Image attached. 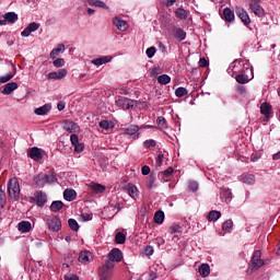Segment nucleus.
Returning <instances> with one entry per match:
<instances>
[{
  "mask_svg": "<svg viewBox=\"0 0 280 280\" xmlns=\"http://www.w3.org/2000/svg\"><path fill=\"white\" fill-rule=\"evenodd\" d=\"M9 196L12 200H19L21 198V185L16 177H12L8 183Z\"/></svg>",
  "mask_w": 280,
  "mask_h": 280,
  "instance_id": "nucleus-1",
  "label": "nucleus"
},
{
  "mask_svg": "<svg viewBox=\"0 0 280 280\" xmlns=\"http://www.w3.org/2000/svg\"><path fill=\"white\" fill-rule=\"evenodd\" d=\"M115 268V262L105 261V265H102L98 268V277L101 280H112L113 279V269Z\"/></svg>",
  "mask_w": 280,
  "mask_h": 280,
  "instance_id": "nucleus-2",
  "label": "nucleus"
},
{
  "mask_svg": "<svg viewBox=\"0 0 280 280\" xmlns=\"http://www.w3.org/2000/svg\"><path fill=\"white\" fill-rule=\"evenodd\" d=\"M56 180V176L54 175H47L45 173H40L34 178L35 185L38 187H45V185H51Z\"/></svg>",
  "mask_w": 280,
  "mask_h": 280,
  "instance_id": "nucleus-3",
  "label": "nucleus"
},
{
  "mask_svg": "<svg viewBox=\"0 0 280 280\" xmlns=\"http://www.w3.org/2000/svg\"><path fill=\"white\" fill-rule=\"evenodd\" d=\"M46 224L49 231H52L54 233H58V231L62 229V221H60V219L56 215L48 217Z\"/></svg>",
  "mask_w": 280,
  "mask_h": 280,
  "instance_id": "nucleus-4",
  "label": "nucleus"
},
{
  "mask_svg": "<svg viewBox=\"0 0 280 280\" xmlns=\"http://www.w3.org/2000/svg\"><path fill=\"white\" fill-rule=\"evenodd\" d=\"M16 21H19V14H16L15 12H8L4 15H0V25H8V23L10 25H14V23H16Z\"/></svg>",
  "mask_w": 280,
  "mask_h": 280,
  "instance_id": "nucleus-5",
  "label": "nucleus"
},
{
  "mask_svg": "<svg viewBox=\"0 0 280 280\" xmlns=\"http://www.w3.org/2000/svg\"><path fill=\"white\" fill-rule=\"evenodd\" d=\"M116 105L124 110H130V108H135V106H137V101L130 98H120L116 101Z\"/></svg>",
  "mask_w": 280,
  "mask_h": 280,
  "instance_id": "nucleus-6",
  "label": "nucleus"
},
{
  "mask_svg": "<svg viewBox=\"0 0 280 280\" xmlns=\"http://www.w3.org/2000/svg\"><path fill=\"white\" fill-rule=\"evenodd\" d=\"M264 264V259H261V250L254 252L252 257V270H259Z\"/></svg>",
  "mask_w": 280,
  "mask_h": 280,
  "instance_id": "nucleus-7",
  "label": "nucleus"
},
{
  "mask_svg": "<svg viewBox=\"0 0 280 280\" xmlns=\"http://www.w3.org/2000/svg\"><path fill=\"white\" fill-rule=\"evenodd\" d=\"M34 200H36L37 207H45L47 202V194L43 192V190H37L34 194Z\"/></svg>",
  "mask_w": 280,
  "mask_h": 280,
  "instance_id": "nucleus-8",
  "label": "nucleus"
},
{
  "mask_svg": "<svg viewBox=\"0 0 280 280\" xmlns=\"http://www.w3.org/2000/svg\"><path fill=\"white\" fill-rule=\"evenodd\" d=\"M63 130L67 132H80V126L78 124L70 121V120H65L63 121Z\"/></svg>",
  "mask_w": 280,
  "mask_h": 280,
  "instance_id": "nucleus-9",
  "label": "nucleus"
},
{
  "mask_svg": "<svg viewBox=\"0 0 280 280\" xmlns=\"http://www.w3.org/2000/svg\"><path fill=\"white\" fill-rule=\"evenodd\" d=\"M249 8H250L252 12H254V14L256 16L261 18V16H264L266 14V12L264 11V8H261L259 5V3H257V2H255L253 0L249 2Z\"/></svg>",
  "mask_w": 280,
  "mask_h": 280,
  "instance_id": "nucleus-10",
  "label": "nucleus"
},
{
  "mask_svg": "<svg viewBox=\"0 0 280 280\" xmlns=\"http://www.w3.org/2000/svg\"><path fill=\"white\" fill-rule=\"evenodd\" d=\"M40 27L39 23L32 22L22 33L21 36L27 38L32 34V32H36Z\"/></svg>",
  "mask_w": 280,
  "mask_h": 280,
  "instance_id": "nucleus-11",
  "label": "nucleus"
},
{
  "mask_svg": "<svg viewBox=\"0 0 280 280\" xmlns=\"http://www.w3.org/2000/svg\"><path fill=\"white\" fill-rule=\"evenodd\" d=\"M260 113L264 115L268 121L270 119V115H272V105L270 103L265 102L260 105Z\"/></svg>",
  "mask_w": 280,
  "mask_h": 280,
  "instance_id": "nucleus-12",
  "label": "nucleus"
},
{
  "mask_svg": "<svg viewBox=\"0 0 280 280\" xmlns=\"http://www.w3.org/2000/svg\"><path fill=\"white\" fill-rule=\"evenodd\" d=\"M67 77V69H59L57 72H50L47 74L48 80H62Z\"/></svg>",
  "mask_w": 280,
  "mask_h": 280,
  "instance_id": "nucleus-13",
  "label": "nucleus"
},
{
  "mask_svg": "<svg viewBox=\"0 0 280 280\" xmlns=\"http://www.w3.org/2000/svg\"><path fill=\"white\" fill-rule=\"evenodd\" d=\"M28 156L34 161H40V159H43V150L34 147L28 150Z\"/></svg>",
  "mask_w": 280,
  "mask_h": 280,
  "instance_id": "nucleus-14",
  "label": "nucleus"
},
{
  "mask_svg": "<svg viewBox=\"0 0 280 280\" xmlns=\"http://www.w3.org/2000/svg\"><path fill=\"white\" fill-rule=\"evenodd\" d=\"M122 257L124 256H122L121 252L119 250V248H114L110 250L109 259L106 261H112V264H113V261L119 262V261H121Z\"/></svg>",
  "mask_w": 280,
  "mask_h": 280,
  "instance_id": "nucleus-15",
  "label": "nucleus"
},
{
  "mask_svg": "<svg viewBox=\"0 0 280 280\" xmlns=\"http://www.w3.org/2000/svg\"><path fill=\"white\" fill-rule=\"evenodd\" d=\"M113 24L119 32H126L128 30V22L119 19V18H114Z\"/></svg>",
  "mask_w": 280,
  "mask_h": 280,
  "instance_id": "nucleus-16",
  "label": "nucleus"
},
{
  "mask_svg": "<svg viewBox=\"0 0 280 280\" xmlns=\"http://www.w3.org/2000/svg\"><path fill=\"white\" fill-rule=\"evenodd\" d=\"M236 14L245 25H250V18L248 16V12H246V10L238 9L236 10Z\"/></svg>",
  "mask_w": 280,
  "mask_h": 280,
  "instance_id": "nucleus-17",
  "label": "nucleus"
},
{
  "mask_svg": "<svg viewBox=\"0 0 280 280\" xmlns=\"http://www.w3.org/2000/svg\"><path fill=\"white\" fill-rule=\"evenodd\" d=\"M173 36L174 38H176V40L182 43V40H185V38H187V33H185V31H183V28L180 27H175L173 28Z\"/></svg>",
  "mask_w": 280,
  "mask_h": 280,
  "instance_id": "nucleus-18",
  "label": "nucleus"
},
{
  "mask_svg": "<svg viewBox=\"0 0 280 280\" xmlns=\"http://www.w3.org/2000/svg\"><path fill=\"white\" fill-rule=\"evenodd\" d=\"M19 89V84L16 82L7 83L2 90V95H10L13 91Z\"/></svg>",
  "mask_w": 280,
  "mask_h": 280,
  "instance_id": "nucleus-19",
  "label": "nucleus"
},
{
  "mask_svg": "<svg viewBox=\"0 0 280 280\" xmlns=\"http://www.w3.org/2000/svg\"><path fill=\"white\" fill-rule=\"evenodd\" d=\"M93 260V254L91 252H81L79 254V261L81 264H89Z\"/></svg>",
  "mask_w": 280,
  "mask_h": 280,
  "instance_id": "nucleus-20",
  "label": "nucleus"
},
{
  "mask_svg": "<svg viewBox=\"0 0 280 280\" xmlns=\"http://www.w3.org/2000/svg\"><path fill=\"white\" fill-rule=\"evenodd\" d=\"M221 200L226 205L233 200V192H231V189L225 188L221 191Z\"/></svg>",
  "mask_w": 280,
  "mask_h": 280,
  "instance_id": "nucleus-21",
  "label": "nucleus"
},
{
  "mask_svg": "<svg viewBox=\"0 0 280 280\" xmlns=\"http://www.w3.org/2000/svg\"><path fill=\"white\" fill-rule=\"evenodd\" d=\"M127 191L130 198H132L133 200H137V198H139V188H137V186H135L133 184H128Z\"/></svg>",
  "mask_w": 280,
  "mask_h": 280,
  "instance_id": "nucleus-22",
  "label": "nucleus"
},
{
  "mask_svg": "<svg viewBox=\"0 0 280 280\" xmlns=\"http://www.w3.org/2000/svg\"><path fill=\"white\" fill-rule=\"evenodd\" d=\"M18 229L21 233H30L32 231V223L30 221H21L18 224Z\"/></svg>",
  "mask_w": 280,
  "mask_h": 280,
  "instance_id": "nucleus-23",
  "label": "nucleus"
},
{
  "mask_svg": "<svg viewBox=\"0 0 280 280\" xmlns=\"http://www.w3.org/2000/svg\"><path fill=\"white\" fill-rule=\"evenodd\" d=\"M112 60H113V57L104 56V57H100L97 59L92 60V65H95L96 67H102V65H106V62H110Z\"/></svg>",
  "mask_w": 280,
  "mask_h": 280,
  "instance_id": "nucleus-24",
  "label": "nucleus"
},
{
  "mask_svg": "<svg viewBox=\"0 0 280 280\" xmlns=\"http://www.w3.org/2000/svg\"><path fill=\"white\" fill-rule=\"evenodd\" d=\"M140 130L139 126L130 125L126 128H122V135H128L132 137V135H137V131Z\"/></svg>",
  "mask_w": 280,
  "mask_h": 280,
  "instance_id": "nucleus-25",
  "label": "nucleus"
},
{
  "mask_svg": "<svg viewBox=\"0 0 280 280\" xmlns=\"http://www.w3.org/2000/svg\"><path fill=\"white\" fill-rule=\"evenodd\" d=\"M223 19L224 21H226L228 23H231L235 20V13H233V10L225 8L223 10Z\"/></svg>",
  "mask_w": 280,
  "mask_h": 280,
  "instance_id": "nucleus-26",
  "label": "nucleus"
},
{
  "mask_svg": "<svg viewBox=\"0 0 280 280\" xmlns=\"http://www.w3.org/2000/svg\"><path fill=\"white\" fill-rule=\"evenodd\" d=\"M65 52V44H59L56 48L50 51V58L54 60L57 56Z\"/></svg>",
  "mask_w": 280,
  "mask_h": 280,
  "instance_id": "nucleus-27",
  "label": "nucleus"
},
{
  "mask_svg": "<svg viewBox=\"0 0 280 280\" xmlns=\"http://www.w3.org/2000/svg\"><path fill=\"white\" fill-rule=\"evenodd\" d=\"M78 194L73 189H66L63 191V198L65 200H68V202L73 201L74 198H77Z\"/></svg>",
  "mask_w": 280,
  "mask_h": 280,
  "instance_id": "nucleus-28",
  "label": "nucleus"
},
{
  "mask_svg": "<svg viewBox=\"0 0 280 280\" xmlns=\"http://www.w3.org/2000/svg\"><path fill=\"white\" fill-rule=\"evenodd\" d=\"M222 218V213L218 210H212L208 214V220L209 222H218Z\"/></svg>",
  "mask_w": 280,
  "mask_h": 280,
  "instance_id": "nucleus-29",
  "label": "nucleus"
},
{
  "mask_svg": "<svg viewBox=\"0 0 280 280\" xmlns=\"http://www.w3.org/2000/svg\"><path fill=\"white\" fill-rule=\"evenodd\" d=\"M199 275L200 277H209V275H211V267H209V265L207 264H202L200 267H199Z\"/></svg>",
  "mask_w": 280,
  "mask_h": 280,
  "instance_id": "nucleus-30",
  "label": "nucleus"
},
{
  "mask_svg": "<svg viewBox=\"0 0 280 280\" xmlns=\"http://www.w3.org/2000/svg\"><path fill=\"white\" fill-rule=\"evenodd\" d=\"M49 110H51V105L45 104L44 106L35 109V115H47Z\"/></svg>",
  "mask_w": 280,
  "mask_h": 280,
  "instance_id": "nucleus-31",
  "label": "nucleus"
},
{
  "mask_svg": "<svg viewBox=\"0 0 280 280\" xmlns=\"http://www.w3.org/2000/svg\"><path fill=\"white\" fill-rule=\"evenodd\" d=\"M164 220H165V212L161 210L156 211L154 214L155 224H163Z\"/></svg>",
  "mask_w": 280,
  "mask_h": 280,
  "instance_id": "nucleus-32",
  "label": "nucleus"
},
{
  "mask_svg": "<svg viewBox=\"0 0 280 280\" xmlns=\"http://www.w3.org/2000/svg\"><path fill=\"white\" fill-rule=\"evenodd\" d=\"M242 180L245 185H254L255 184V175L244 174L242 175Z\"/></svg>",
  "mask_w": 280,
  "mask_h": 280,
  "instance_id": "nucleus-33",
  "label": "nucleus"
},
{
  "mask_svg": "<svg viewBox=\"0 0 280 280\" xmlns=\"http://www.w3.org/2000/svg\"><path fill=\"white\" fill-rule=\"evenodd\" d=\"M89 5H95L96 8H103L104 10H108V5L104 3L102 0H89Z\"/></svg>",
  "mask_w": 280,
  "mask_h": 280,
  "instance_id": "nucleus-34",
  "label": "nucleus"
},
{
  "mask_svg": "<svg viewBox=\"0 0 280 280\" xmlns=\"http://www.w3.org/2000/svg\"><path fill=\"white\" fill-rule=\"evenodd\" d=\"M158 82L159 84H170L172 82V78L167 74H162L160 77H158Z\"/></svg>",
  "mask_w": 280,
  "mask_h": 280,
  "instance_id": "nucleus-35",
  "label": "nucleus"
},
{
  "mask_svg": "<svg viewBox=\"0 0 280 280\" xmlns=\"http://www.w3.org/2000/svg\"><path fill=\"white\" fill-rule=\"evenodd\" d=\"M156 124H158L160 130H166L167 121L165 120V117H163V116L158 117Z\"/></svg>",
  "mask_w": 280,
  "mask_h": 280,
  "instance_id": "nucleus-36",
  "label": "nucleus"
},
{
  "mask_svg": "<svg viewBox=\"0 0 280 280\" xmlns=\"http://www.w3.org/2000/svg\"><path fill=\"white\" fill-rule=\"evenodd\" d=\"M91 189L95 191V194H104V191H106V187L101 184H93Z\"/></svg>",
  "mask_w": 280,
  "mask_h": 280,
  "instance_id": "nucleus-37",
  "label": "nucleus"
},
{
  "mask_svg": "<svg viewBox=\"0 0 280 280\" xmlns=\"http://www.w3.org/2000/svg\"><path fill=\"white\" fill-rule=\"evenodd\" d=\"M63 203L62 201H54L50 205V211H54L55 213H58V211H60V209H62Z\"/></svg>",
  "mask_w": 280,
  "mask_h": 280,
  "instance_id": "nucleus-38",
  "label": "nucleus"
},
{
  "mask_svg": "<svg viewBox=\"0 0 280 280\" xmlns=\"http://www.w3.org/2000/svg\"><path fill=\"white\" fill-rule=\"evenodd\" d=\"M116 244H125L126 243V234L118 232L115 236Z\"/></svg>",
  "mask_w": 280,
  "mask_h": 280,
  "instance_id": "nucleus-39",
  "label": "nucleus"
},
{
  "mask_svg": "<svg viewBox=\"0 0 280 280\" xmlns=\"http://www.w3.org/2000/svg\"><path fill=\"white\" fill-rule=\"evenodd\" d=\"M68 224L71 231H80V225L78 224V221H75V219H69Z\"/></svg>",
  "mask_w": 280,
  "mask_h": 280,
  "instance_id": "nucleus-40",
  "label": "nucleus"
},
{
  "mask_svg": "<svg viewBox=\"0 0 280 280\" xmlns=\"http://www.w3.org/2000/svg\"><path fill=\"white\" fill-rule=\"evenodd\" d=\"M235 80H236V82H238V84H246V83H248V75L237 74Z\"/></svg>",
  "mask_w": 280,
  "mask_h": 280,
  "instance_id": "nucleus-41",
  "label": "nucleus"
},
{
  "mask_svg": "<svg viewBox=\"0 0 280 280\" xmlns=\"http://www.w3.org/2000/svg\"><path fill=\"white\" fill-rule=\"evenodd\" d=\"M231 229H233V221L232 220H226L223 224H222V230L226 231V233H231Z\"/></svg>",
  "mask_w": 280,
  "mask_h": 280,
  "instance_id": "nucleus-42",
  "label": "nucleus"
},
{
  "mask_svg": "<svg viewBox=\"0 0 280 280\" xmlns=\"http://www.w3.org/2000/svg\"><path fill=\"white\" fill-rule=\"evenodd\" d=\"M109 208L113 209V211H116L115 213H119V210L121 209V203L119 201H110Z\"/></svg>",
  "mask_w": 280,
  "mask_h": 280,
  "instance_id": "nucleus-43",
  "label": "nucleus"
},
{
  "mask_svg": "<svg viewBox=\"0 0 280 280\" xmlns=\"http://www.w3.org/2000/svg\"><path fill=\"white\" fill-rule=\"evenodd\" d=\"M187 93H188V91L185 88H178L175 91L176 97H185V95H187Z\"/></svg>",
  "mask_w": 280,
  "mask_h": 280,
  "instance_id": "nucleus-44",
  "label": "nucleus"
},
{
  "mask_svg": "<svg viewBox=\"0 0 280 280\" xmlns=\"http://www.w3.org/2000/svg\"><path fill=\"white\" fill-rule=\"evenodd\" d=\"M5 207V191L0 188V209H3Z\"/></svg>",
  "mask_w": 280,
  "mask_h": 280,
  "instance_id": "nucleus-45",
  "label": "nucleus"
},
{
  "mask_svg": "<svg viewBox=\"0 0 280 280\" xmlns=\"http://www.w3.org/2000/svg\"><path fill=\"white\" fill-rule=\"evenodd\" d=\"M143 147L147 148V149H150V148H155L156 147V141L150 139V140H145L143 142Z\"/></svg>",
  "mask_w": 280,
  "mask_h": 280,
  "instance_id": "nucleus-46",
  "label": "nucleus"
},
{
  "mask_svg": "<svg viewBox=\"0 0 280 280\" xmlns=\"http://www.w3.org/2000/svg\"><path fill=\"white\" fill-rule=\"evenodd\" d=\"M176 14L178 19H182V20L187 19V11H185V9H177Z\"/></svg>",
  "mask_w": 280,
  "mask_h": 280,
  "instance_id": "nucleus-47",
  "label": "nucleus"
},
{
  "mask_svg": "<svg viewBox=\"0 0 280 280\" xmlns=\"http://www.w3.org/2000/svg\"><path fill=\"white\" fill-rule=\"evenodd\" d=\"M148 58H154V54H156V47L152 46L145 51Z\"/></svg>",
  "mask_w": 280,
  "mask_h": 280,
  "instance_id": "nucleus-48",
  "label": "nucleus"
},
{
  "mask_svg": "<svg viewBox=\"0 0 280 280\" xmlns=\"http://www.w3.org/2000/svg\"><path fill=\"white\" fill-rule=\"evenodd\" d=\"M161 73V68L155 67L150 69V75L151 78H156Z\"/></svg>",
  "mask_w": 280,
  "mask_h": 280,
  "instance_id": "nucleus-49",
  "label": "nucleus"
},
{
  "mask_svg": "<svg viewBox=\"0 0 280 280\" xmlns=\"http://www.w3.org/2000/svg\"><path fill=\"white\" fill-rule=\"evenodd\" d=\"M80 220L81 222H89L93 220V217L90 213H82Z\"/></svg>",
  "mask_w": 280,
  "mask_h": 280,
  "instance_id": "nucleus-50",
  "label": "nucleus"
},
{
  "mask_svg": "<svg viewBox=\"0 0 280 280\" xmlns=\"http://www.w3.org/2000/svg\"><path fill=\"white\" fill-rule=\"evenodd\" d=\"M12 78H14V74H7L4 77H0V84H5V82H10Z\"/></svg>",
  "mask_w": 280,
  "mask_h": 280,
  "instance_id": "nucleus-51",
  "label": "nucleus"
},
{
  "mask_svg": "<svg viewBox=\"0 0 280 280\" xmlns=\"http://www.w3.org/2000/svg\"><path fill=\"white\" fill-rule=\"evenodd\" d=\"M73 148L74 152H77L78 154H80V152H84V143L74 144Z\"/></svg>",
  "mask_w": 280,
  "mask_h": 280,
  "instance_id": "nucleus-52",
  "label": "nucleus"
},
{
  "mask_svg": "<svg viewBox=\"0 0 280 280\" xmlns=\"http://www.w3.org/2000/svg\"><path fill=\"white\" fill-rule=\"evenodd\" d=\"M188 189L190 191H198V183L197 182H189Z\"/></svg>",
  "mask_w": 280,
  "mask_h": 280,
  "instance_id": "nucleus-53",
  "label": "nucleus"
},
{
  "mask_svg": "<svg viewBox=\"0 0 280 280\" xmlns=\"http://www.w3.org/2000/svg\"><path fill=\"white\" fill-rule=\"evenodd\" d=\"M70 141H71V143H72L73 147H74V145H78V143H80V140H79V138H78V135H75V133H72V135L70 136Z\"/></svg>",
  "mask_w": 280,
  "mask_h": 280,
  "instance_id": "nucleus-54",
  "label": "nucleus"
},
{
  "mask_svg": "<svg viewBox=\"0 0 280 280\" xmlns=\"http://www.w3.org/2000/svg\"><path fill=\"white\" fill-rule=\"evenodd\" d=\"M54 67L60 68V67H65V59L62 58H58L54 61Z\"/></svg>",
  "mask_w": 280,
  "mask_h": 280,
  "instance_id": "nucleus-55",
  "label": "nucleus"
},
{
  "mask_svg": "<svg viewBox=\"0 0 280 280\" xmlns=\"http://www.w3.org/2000/svg\"><path fill=\"white\" fill-rule=\"evenodd\" d=\"M171 233H172V235H174V233H180V225H178V224H173V225L171 226Z\"/></svg>",
  "mask_w": 280,
  "mask_h": 280,
  "instance_id": "nucleus-56",
  "label": "nucleus"
},
{
  "mask_svg": "<svg viewBox=\"0 0 280 280\" xmlns=\"http://www.w3.org/2000/svg\"><path fill=\"white\" fill-rule=\"evenodd\" d=\"M100 128H103L104 130H108V128H110V124L108 122V120H102L100 122Z\"/></svg>",
  "mask_w": 280,
  "mask_h": 280,
  "instance_id": "nucleus-57",
  "label": "nucleus"
},
{
  "mask_svg": "<svg viewBox=\"0 0 280 280\" xmlns=\"http://www.w3.org/2000/svg\"><path fill=\"white\" fill-rule=\"evenodd\" d=\"M144 253L150 257L151 255H154V248L152 246H147Z\"/></svg>",
  "mask_w": 280,
  "mask_h": 280,
  "instance_id": "nucleus-58",
  "label": "nucleus"
},
{
  "mask_svg": "<svg viewBox=\"0 0 280 280\" xmlns=\"http://www.w3.org/2000/svg\"><path fill=\"white\" fill-rule=\"evenodd\" d=\"M141 172H142V176H148V174H150V166L144 165Z\"/></svg>",
  "mask_w": 280,
  "mask_h": 280,
  "instance_id": "nucleus-59",
  "label": "nucleus"
},
{
  "mask_svg": "<svg viewBox=\"0 0 280 280\" xmlns=\"http://www.w3.org/2000/svg\"><path fill=\"white\" fill-rule=\"evenodd\" d=\"M163 176H172V174H174V168L172 167H168L166 171H164L163 173Z\"/></svg>",
  "mask_w": 280,
  "mask_h": 280,
  "instance_id": "nucleus-60",
  "label": "nucleus"
},
{
  "mask_svg": "<svg viewBox=\"0 0 280 280\" xmlns=\"http://www.w3.org/2000/svg\"><path fill=\"white\" fill-rule=\"evenodd\" d=\"M65 280H80V278L75 275L65 276Z\"/></svg>",
  "mask_w": 280,
  "mask_h": 280,
  "instance_id": "nucleus-61",
  "label": "nucleus"
},
{
  "mask_svg": "<svg viewBox=\"0 0 280 280\" xmlns=\"http://www.w3.org/2000/svg\"><path fill=\"white\" fill-rule=\"evenodd\" d=\"M165 159V156L163 154H160L158 156L156 163L158 165L161 167L163 165V160Z\"/></svg>",
  "mask_w": 280,
  "mask_h": 280,
  "instance_id": "nucleus-62",
  "label": "nucleus"
},
{
  "mask_svg": "<svg viewBox=\"0 0 280 280\" xmlns=\"http://www.w3.org/2000/svg\"><path fill=\"white\" fill-rule=\"evenodd\" d=\"M207 65H209V62L207 61V59L200 58V60H199V67L205 68V67H207Z\"/></svg>",
  "mask_w": 280,
  "mask_h": 280,
  "instance_id": "nucleus-63",
  "label": "nucleus"
},
{
  "mask_svg": "<svg viewBox=\"0 0 280 280\" xmlns=\"http://www.w3.org/2000/svg\"><path fill=\"white\" fill-rule=\"evenodd\" d=\"M158 277H159V275H156V272L153 271L149 275V280H155V279H158Z\"/></svg>",
  "mask_w": 280,
  "mask_h": 280,
  "instance_id": "nucleus-64",
  "label": "nucleus"
}]
</instances>
